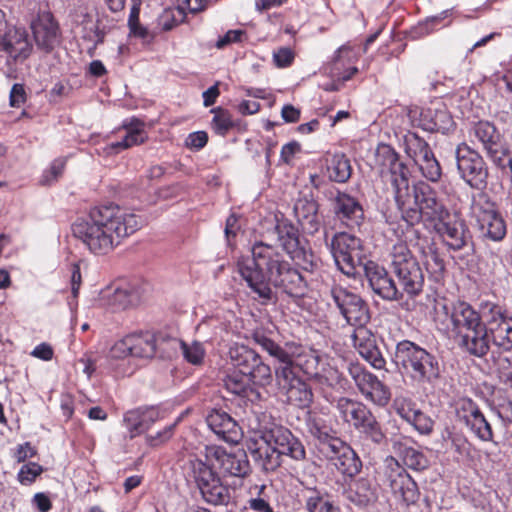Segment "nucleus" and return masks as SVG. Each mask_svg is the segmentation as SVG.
I'll use <instances>...</instances> for the list:
<instances>
[{"label": "nucleus", "instance_id": "nucleus-1", "mask_svg": "<svg viewBox=\"0 0 512 512\" xmlns=\"http://www.w3.org/2000/svg\"><path fill=\"white\" fill-rule=\"evenodd\" d=\"M299 244L297 228L288 219L276 218L273 229L251 246L252 257H241L237 261L241 277L262 304L276 299L272 286L290 297L306 294L307 281L285 253L307 272L317 269L319 260L311 249Z\"/></svg>", "mask_w": 512, "mask_h": 512}, {"label": "nucleus", "instance_id": "nucleus-2", "mask_svg": "<svg viewBox=\"0 0 512 512\" xmlns=\"http://www.w3.org/2000/svg\"><path fill=\"white\" fill-rule=\"evenodd\" d=\"M216 465L223 478L242 480L251 474V465L243 449L227 451L221 446H205L197 455H190L186 470L196 483L203 499L213 505L227 504L229 490L222 485L220 477L213 470Z\"/></svg>", "mask_w": 512, "mask_h": 512}, {"label": "nucleus", "instance_id": "nucleus-3", "mask_svg": "<svg viewBox=\"0 0 512 512\" xmlns=\"http://www.w3.org/2000/svg\"><path fill=\"white\" fill-rule=\"evenodd\" d=\"M382 165L389 168L395 201L401 210L403 220L409 225L418 224L422 218L438 223L449 218V211L437 199L436 192L423 181L409 186L410 170L399 159V155L390 146L380 150Z\"/></svg>", "mask_w": 512, "mask_h": 512}, {"label": "nucleus", "instance_id": "nucleus-4", "mask_svg": "<svg viewBox=\"0 0 512 512\" xmlns=\"http://www.w3.org/2000/svg\"><path fill=\"white\" fill-rule=\"evenodd\" d=\"M142 225L136 214L119 205L108 204L91 208L86 218L72 225V232L91 253L106 255Z\"/></svg>", "mask_w": 512, "mask_h": 512}, {"label": "nucleus", "instance_id": "nucleus-5", "mask_svg": "<svg viewBox=\"0 0 512 512\" xmlns=\"http://www.w3.org/2000/svg\"><path fill=\"white\" fill-rule=\"evenodd\" d=\"M248 449L254 462L266 472L278 469L283 456L295 461L306 458V450L301 440L288 428L275 423L261 425Z\"/></svg>", "mask_w": 512, "mask_h": 512}, {"label": "nucleus", "instance_id": "nucleus-6", "mask_svg": "<svg viewBox=\"0 0 512 512\" xmlns=\"http://www.w3.org/2000/svg\"><path fill=\"white\" fill-rule=\"evenodd\" d=\"M394 362L402 372L418 384L434 383L440 377L436 357L409 340L397 343Z\"/></svg>", "mask_w": 512, "mask_h": 512}, {"label": "nucleus", "instance_id": "nucleus-7", "mask_svg": "<svg viewBox=\"0 0 512 512\" xmlns=\"http://www.w3.org/2000/svg\"><path fill=\"white\" fill-rule=\"evenodd\" d=\"M252 339L278 361L276 367L287 366L293 372L298 374V371H302L309 377L318 375L319 357L312 351H304L302 346L293 342H287L284 346H280L260 330L252 334Z\"/></svg>", "mask_w": 512, "mask_h": 512}, {"label": "nucleus", "instance_id": "nucleus-8", "mask_svg": "<svg viewBox=\"0 0 512 512\" xmlns=\"http://www.w3.org/2000/svg\"><path fill=\"white\" fill-rule=\"evenodd\" d=\"M485 302H481L477 311L470 303L462 300L452 302L436 301L434 320L443 327L450 337L455 339L461 334L483 324L485 320L483 316Z\"/></svg>", "mask_w": 512, "mask_h": 512}, {"label": "nucleus", "instance_id": "nucleus-9", "mask_svg": "<svg viewBox=\"0 0 512 512\" xmlns=\"http://www.w3.org/2000/svg\"><path fill=\"white\" fill-rule=\"evenodd\" d=\"M389 267L409 297L418 296L424 287V274L417 258L405 242H398L391 248Z\"/></svg>", "mask_w": 512, "mask_h": 512}, {"label": "nucleus", "instance_id": "nucleus-10", "mask_svg": "<svg viewBox=\"0 0 512 512\" xmlns=\"http://www.w3.org/2000/svg\"><path fill=\"white\" fill-rule=\"evenodd\" d=\"M329 247L337 267L345 275L354 276L364 267L366 262L360 238L345 232L336 233Z\"/></svg>", "mask_w": 512, "mask_h": 512}, {"label": "nucleus", "instance_id": "nucleus-11", "mask_svg": "<svg viewBox=\"0 0 512 512\" xmlns=\"http://www.w3.org/2000/svg\"><path fill=\"white\" fill-rule=\"evenodd\" d=\"M460 178L472 189L484 190L488 184L489 169L482 155L467 143H460L455 150Z\"/></svg>", "mask_w": 512, "mask_h": 512}, {"label": "nucleus", "instance_id": "nucleus-12", "mask_svg": "<svg viewBox=\"0 0 512 512\" xmlns=\"http://www.w3.org/2000/svg\"><path fill=\"white\" fill-rule=\"evenodd\" d=\"M483 314L490 345L499 351H511L512 318L507 315L506 309L497 303L486 301Z\"/></svg>", "mask_w": 512, "mask_h": 512}, {"label": "nucleus", "instance_id": "nucleus-13", "mask_svg": "<svg viewBox=\"0 0 512 512\" xmlns=\"http://www.w3.org/2000/svg\"><path fill=\"white\" fill-rule=\"evenodd\" d=\"M232 365L252 379V383L266 386L272 382V371L269 365L253 349L245 345L235 344L229 349Z\"/></svg>", "mask_w": 512, "mask_h": 512}, {"label": "nucleus", "instance_id": "nucleus-14", "mask_svg": "<svg viewBox=\"0 0 512 512\" xmlns=\"http://www.w3.org/2000/svg\"><path fill=\"white\" fill-rule=\"evenodd\" d=\"M331 297L349 325L360 328L370 321L369 306L359 295L335 286L331 289Z\"/></svg>", "mask_w": 512, "mask_h": 512}, {"label": "nucleus", "instance_id": "nucleus-15", "mask_svg": "<svg viewBox=\"0 0 512 512\" xmlns=\"http://www.w3.org/2000/svg\"><path fill=\"white\" fill-rule=\"evenodd\" d=\"M348 372L366 400L381 407L389 403L391 399L390 389L377 376L359 364H350Z\"/></svg>", "mask_w": 512, "mask_h": 512}, {"label": "nucleus", "instance_id": "nucleus-16", "mask_svg": "<svg viewBox=\"0 0 512 512\" xmlns=\"http://www.w3.org/2000/svg\"><path fill=\"white\" fill-rule=\"evenodd\" d=\"M275 377L279 389L285 393L289 403L299 408H307L313 402L311 387L287 366L275 367Z\"/></svg>", "mask_w": 512, "mask_h": 512}, {"label": "nucleus", "instance_id": "nucleus-17", "mask_svg": "<svg viewBox=\"0 0 512 512\" xmlns=\"http://www.w3.org/2000/svg\"><path fill=\"white\" fill-rule=\"evenodd\" d=\"M470 135L479 143L493 164L500 156H509L510 145L497 127L489 121H478L471 130Z\"/></svg>", "mask_w": 512, "mask_h": 512}, {"label": "nucleus", "instance_id": "nucleus-18", "mask_svg": "<svg viewBox=\"0 0 512 512\" xmlns=\"http://www.w3.org/2000/svg\"><path fill=\"white\" fill-rule=\"evenodd\" d=\"M387 463L386 478L393 495L406 506L416 503L420 495L417 483L394 458Z\"/></svg>", "mask_w": 512, "mask_h": 512}, {"label": "nucleus", "instance_id": "nucleus-19", "mask_svg": "<svg viewBox=\"0 0 512 512\" xmlns=\"http://www.w3.org/2000/svg\"><path fill=\"white\" fill-rule=\"evenodd\" d=\"M456 415L477 438L486 442L493 440L491 424L472 399H459L456 403Z\"/></svg>", "mask_w": 512, "mask_h": 512}, {"label": "nucleus", "instance_id": "nucleus-20", "mask_svg": "<svg viewBox=\"0 0 512 512\" xmlns=\"http://www.w3.org/2000/svg\"><path fill=\"white\" fill-rule=\"evenodd\" d=\"M335 218L344 226L354 229L364 220V210L358 199L350 194L336 190L330 197Z\"/></svg>", "mask_w": 512, "mask_h": 512}, {"label": "nucleus", "instance_id": "nucleus-21", "mask_svg": "<svg viewBox=\"0 0 512 512\" xmlns=\"http://www.w3.org/2000/svg\"><path fill=\"white\" fill-rule=\"evenodd\" d=\"M370 288L375 294L387 301H398L403 298V292L397 288L388 272L373 261H366L362 268Z\"/></svg>", "mask_w": 512, "mask_h": 512}, {"label": "nucleus", "instance_id": "nucleus-22", "mask_svg": "<svg viewBox=\"0 0 512 512\" xmlns=\"http://www.w3.org/2000/svg\"><path fill=\"white\" fill-rule=\"evenodd\" d=\"M33 37L38 49L50 53L61 42L58 22L50 12H43L31 23Z\"/></svg>", "mask_w": 512, "mask_h": 512}, {"label": "nucleus", "instance_id": "nucleus-23", "mask_svg": "<svg viewBox=\"0 0 512 512\" xmlns=\"http://www.w3.org/2000/svg\"><path fill=\"white\" fill-rule=\"evenodd\" d=\"M318 210L319 204L312 194L299 193L293 205V214L305 233L313 235L320 229Z\"/></svg>", "mask_w": 512, "mask_h": 512}, {"label": "nucleus", "instance_id": "nucleus-24", "mask_svg": "<svg viewBox=\"0 0 512 512\" xmlns=\"http://www.w3.org/2000/svg\"><path fill=\"white\" fill-rule=\"evenodd\" d=\"M353 345L359 355L373 368L383 369L386 365L381 351L377 346L375 335L364 327L356 328L352 334Z\"/></svg>", "mask_w": 512, "mask_h": 512}, {"label": "nucleus", "instance_id": "nucleus-25", "mask_svg": "<svg viewBox=\"0 0 512 512\" xmlns=\"http://www.w3.org/2000/svg\"><path fill=\"white\" fill-rule=\"evenodd\" d=\"M453 340L460 350L477 358L485 357L491 348L485 321Z\"/></svg>", "mask_w": 512, "mask_h": 512}, {"label": "nucleus", "instance_id": "nucleus-26", "mask_svg": "<svg viewBox=\"0 0 512 512\" xmlns=\"http://www.w3.org/2000/svg\"><path fill=\"white\" fill-rule=\"evenodd\" d=\"M438 233L446 245L455 251L461 250L471 242V234L461 219L445 218L436 224Z\"/></svg>", "mask_w": 512, "mask_h": 512}, {"label": "nucleus", "instance_id": "nucleus-27", "mask_svg": "<svg viewBox=\"0 0 512 512\" xmlns=\"http://www.w3.org/2000/svg\"><path fill=\"white\" fill-rule=\"evenodd\" d=\"M206 422L211 431L227 443H238L242 437L240 426L223 410L211 411L206 417Z\"/></svg>", "mask_w": 512, "mask_h": 512}, {"label": "nucleus", "instance_id": "nucleus-28", "mask_svg": "<svg viewBox=\"0 0 512 512\" xmlns=\"http://www.w3.org/2000/svg\"><path fill=\"white\" fill-rule=\"evenodd\" d=\"M343 496L357 507L364 508L377 501V486L371 479L361 477L344 489Z\"/></svg>", "mask_w": 512, "mask_h": 512}, {"label": "nucleus", "instance_id": "nucleus-29", "mask_svg": "<svg viewBox=\"0 0 512 512\" xmlns=\"http://www.w3.org/2000/svg\"><path fill=\"white\" fill-rule=\"evenodd\" d=\"M336 409L342 420L355 430L361 428L374 415L362 402L346 397L337 400Z\"/></svg>", "mask_w": 512, "mask_h": 512}, {"label": "nucleus", "instance_id": "nucleus-30", "mask_svg": "<svg viewBox=\"0 0 512 512\" xmlns=\"http://www.w3.org/2000/svg\"><path fill=\"white\" fill-rule=\"evenodd\" d=\"M324 175L339 184L347 183L352 175L350 159L341 152L327 153L324 158Z\"/></svg>", "mask_w": 512, "mask_h": 512}, {"label": "nucleus", "instance_id": "nucleus-31", "mask_svg": "<svg viewBox=\"0 0 512 512\" xmlns=\"http://www.w3.org/2000/svg\"><path fill=\"white\" fill-rule=\"evenodd\" d=\"M161 417L155 407H140L130 410L124 415V422L131 432V437L148 430Z\"/></svg>", "mask_w": 512, "mask_h": 512}, {"label": "nucleus", "instance_id": "nucleus-32", "mask_svg": "<svg viewBox=\"0 0 512 512\" xmlns=\"http://www.w3.org/2000/svg\"><path fill=\"white\" fill-rule=\"evenodd\" d=\"M392 447L408 468L416 471L428 468L429 461L427 457L420 450L409 445L407 437L393 439Z\"/></svg>", "mask_w": 512, "mask_h": 512}, {"label": "nucleus", "instance_id": "nucleus-33", "mask_svg": "<svg viewBox=\"0 0 512 512\" xmlns=\"http://www.w3.org/2000/svg\"><path fill=\"white\" fill-rule=\"evenodd\" d=\"M0 45L14 59H26L32 49L26 31L17 28L4 31Z\"/></svg>", "mask_w": 512, "mask_h": 512}, {"label": "nucleus", "instance_id": "nucleus-34", "mask_svg": "<svg viewBox=\"0 0 512 512\" xmlns=\"http://www.w3.org/2000/svg\"><path fill=\"white\" fill-rule=\"evenodd\" d=\"M451 118L445 110L423 108L419 111L418 126L428 132H445Z\"/></svg>", "mask_w": 512, "mask_h": 512}, {"label": "nucleus", "instance_id": "nucleus-35", "mask_svg": "<svg viewBox=\"0 0 512 512\" xmlns=\"http://www.w3.org/2000/svg\"><path fill=\"white\" fill-rule=\"evenodd\" d=\"M498 213L495 203L486 192L481 190L472 195L469 215L476 224Z\"/></svg>", "mask_w": 512, "mask_h": 512}, {"label": "nucleus", "instance_id": "nucleus-36", "mask_svg": "<svg viewBox=\"0 0 512 512\" xmlns=\"http://www.w3.org/2000/svg\"><path fill=\"white\" fill-rule=\"evenodd\" d=\"M131 356L150 359L156 353V339L152 333L128 335Z\"/></svg>", "mask_w": 512, "mask_h": 512}, {"label": "nucleus", "instance_id": "nucleus-37", "mask_svg": "<svg viewBox=\"0 0 512 512\" xmlns=\"http://www.w3.org/2000/svg\"><path fill=\"white\" fill-rule=\"evenodd\" d=\"M126 135L121 141L111 143L109 148L115 153L120 150L128 149L134 145L141 144L147 139V135L143 129V123L139 120H132L129 124H124Z\"/></svg>", "mask_w": 512, "mask_h": 512}, {"label": "nucleus", "instance_id": "nucleus-38", "mask_svg": "<svg viewBox=\"0 0 512 512\" xmlns=\"http://www.w3.org/2000/svg\"><path fill=\"white\" fill-rule=\"evenodd\" d=\"M481 235L492 241H501L506 236V223L498 213L476 224Z\"/></svg>", "mask_w": 512, "mask_h": 512}, {"label": "nucleus", "instance_id": "nucleus-39", "mask_svg": "<svg viewBox=\"0 0 512 512\" xmlns=\"http://www.w3.org/2000/svg\"><path fill=\"white\" fill-rule=\"evenodd\" d=\"M333 464L341 474L350 478L357 475L362 468L360 458L350 446L339 455Z\"/></svg>", "mask_w": 512, "mask_h": 512}, {"label": "nucleus", "instance_id": "nucleus-40", "mask_svg": "<svg viewBox=\"0 0 512 512\" xmlns=\"http://www.w3.org/2000/svg\"><path fill=\"white\" fill-rule=\"evenodd\" d=\"M306 426L308 432L318 440L328 439L332 435V428L328 425L326 419L315 412H308L306 417Z\"/></svg>", "mask_w": 512, "mask_h": 512}, {"label": "nucleus", "instance_id": "nucleus-41", "mask_svg": "<svg viewBox=\"0 0 512 512\" xmlns=\"http://www.w3.org/2000/svg\"><path fill=\"white\" fill-rule=\"evenodd\" d=\"M424 265L432 280L440 282L443 279L445 263L436 250L429 248L427 252H424Z\"/></svg>", "mask_w": 512, "mask_h": 512}, {"label": "nucleus", "instance_id": "nucleus-42", "mask_svg": "<svg viewBox=\"0 0 512 512\" xmlns=\"http://www.w3.org/2000/svg\"><path fill=\"white\" fill-rule=\"evenodd\" d=\"M302 496L308 512H318L326 503L331 502L327 493L317 487H305Z\"/></svg>", "mask_w": 512, "mask_h": 512}, {"label": "nucleus", "instance_id": "nucleus-43", "mask_svg": "<svg viewBox=\"0 0 512 512\" xmlns=\"http://www.w3.org/2000/svg\"><path fill=\"white\" fill-rule=\"evenodd\" d=\"M174 342L179 346L184 359L188 363L196 366L203 363L206 352L202 343L194 341L189 344L183 340H174Z\"/></svg>", "mask_w": 512, "mask_h": 512}, {"label": "nucleus", "instance_id": "nucleus-44", "mask_svg": "<svg viewBox=\"0 0 512 512\" xmlns=\"http://www.w3.org/2000/svg\"><path fill=\"white\" fill-rule=\"evenodd\" d=\"M139 302V295L135 289L120 287L113 292L110 303L115 309H126Z\"/></svg>", "mask_w": 512, "mask_h": 512}, {"label": "nucleus", "instance_id": "nucleus-45", "mask_svg": "<svg viewBox=\"0 0 512 512\" xmlns=\"http://www.w3.org/2000/svg\"><path fill=\"white\" fill-rule=\"evenodd\" d=\"M349 445L338 437L330 435L328 439L320 440L318 449L323 456L329 461L334 462Z\"/></svg>", "mask_w": 512, "mask_h": 512}, {"label": "nucleus", "instance_id": "nucleus-46", "mask_svg": "<svg viewBox=\"0 0 512 512\" xmlns=\"http://www.w3.org/2000/svg\"><path fill=\"white\" fill-rule=\"evenodd\" d=\"M357 431L362 434L365 439L370 440L375 445H382L386 441V434L374 415L370 417L361 428L357 429Z\"/></svg>", "mask_w": 512, "mask_h": 512}, {"label": "nucleus", "instance_id": "nucleus-47", "mask_svg": "<svg viewBox=\"0 0 512 512\" xmlns=\"http://www.w3.org/2000/svg\"><path fill=\"white\" fill-rule=\"evenodd\" d=\"M186 14L181 7L165 9L158 17L157 24L162 31H170L184 22Z\"/></svg>", "mask_w": 512, "mask_h": 512}, {"label": "nucleus", "instance_id": "nucleus-48", "mask_svg": "<svg viewBox=\"0 0 512 512\" xmlns=\"http://www.w3.org/2000/svg\"><path fill=\"white\" fill-rule=\"evenodd\" d=\"M211 112L214 114L211 121L212 129L218 135H226L235 125L230 112L221 107L214 108Z\"/></svg>", "mask_w": 512, "mask_h": 512}, {"label": "nucleus", "instance_id": "nucleus-49", "mask_svg": "<svg viewBox=\"0 0 512 512\" xmlns=\"http://www.w3.org/2000/svg\"><path fill=\"white\" fill-rule=\"evenodd\" d=\"M252 383L251 377L240 373L234 372L232 374H229L224 379V386L225 388L235 395H242L246 392L249 384Z\"/></svg>", "mask_w": 512, "mask_h": 512}, {"label": "nucleus", "instance_id": "nucleus-50", "mask_svg": "<svg viewBox=\"0 0 512 512\" xmlns=\"http://www.w3.org/2000/svg\"><path fill=\"white\" fill-rule=\"evenodd\" d=\"M404 144L407 155L412 159L416 158L429 146L423 138L414 132H408L404 136Z\"/></svg>", "mask_w": 512, "mask_h": 512}, {"label": "nucleus", "instance_id": "nucleus-51", "mask_svg": "<svg viewBox=\"0 0 512 512\" xmlns=\"http://www.w3.org/2000/svg\"><path fill=\"white\" fill-rule=\"evenodd\" d=\"M394 409L396 413L408 423L412 420L413 416L420 410L416 408L415 403L408 398L397 397L394 400Z\"/></svg>", "mask_w": 512, "mask_h": 512}, {"label": "nucleus", "instance_id": "nucleus-52", "mask_svg": "<svg viewBox=\"0 0 512 512\" xmlns=\"http://www.w3.org/2000/svg\"><path fill=\"white\" fill-rule=\"evenodd\" d=\"M419 170L424 178L431 182H438L442 176V168L436 158L430 159L428 162L418 165Z\"/></svg>", "mask_w": 512, "mask_h": 512}, {"label": "nucleus", "instance_id": "nucleus-53", "mask_svg": "<svg viewBox=\"0 0 512 512\" xmlns=\"http://www.w3.org/2000/svg\"><path fill=\"white\" fill-rule=\"evenodd\" d=\"M42 472V466L35 462H29L21 467L18 473V480L24 485L31 484Z\"/></svg>", "mask_w": 512, "mask_h": 512}, {"label": "nucleus", "instance_id": "nucleus-54", "mask_svg": "<svg viewBox=\"0 0 512 512\" xmlns=\"http://www.w3.org/2000/svg\"><path fill=\"white\" fill-rule=\"evenodd\" d=\"M248 39L247 32L242 29L229 30L224 36L219 37L215 46L218 49H223L233 43H243Z\"/></svg>", "mask_w": 512, "mask_h": 512}, {"label": "nucleus", "instance_id": "nucleus-55", "mask_svg": "<svg viewBox=\"0 0 512 512\" xmlns=\"http://www.w3.org/2000/svg\"><path fill=\"white\" fill-rule=\"evenodd\" d=\"M409 424H411L419 433L425 435L430 434L434 426L433 420L424 414L421 410H419L416 415L413 416Z\"/></svg>", "mask_w": 512, "mask_h": 512}, {"label": "nucleus", "instance_id": "nucleus-56", "mask_svg": "<svg viewBox=\"0 0 512 512\" xmlns=\"http://www.w3.org/2000/svg\"><path fill=\"white\" fill-rule=\"evenodd\" d=\"M65 168V161L63 159H56L51 163L50 168L44 172L41 183L44 185H51L57 181L62 175Z\"/></svg>", "mask_w": 512, "mask_h": 512}, {"label": "nucleus", "instance_id": "nucleus-57", "mask_svg": "<svg viewBox=\"0 0 512 512\" xmlns=\"http://www.w3.org/2000/svg\"><path fill=\"white\" fill-rule=\"evenodd\" d=\"M295 58L294 51L289 47H280L273 52V62L278 68L291 66Z\"/></svg>", "mask_w": 512, "mask_h": 512}, {"label": "nucleus", "instance_id": "nucleus-58", "mask_svg": "<svg viewBox=\"0 0 512 512\" xmlns=\"http://www.w3.org/2000/svg\"><path fill=\"white\" fill-rule=\"evenodd\" d=\"M445 440L450 442L451 447L460 455L468 452L469 442L462 433L447 432Z\"/></svg>", "mask_w": 512, "mask_h": 512}, {"label": "nucleus", "instance_id": "nucleus-59", "mask_svg": "<svg viewBox=\"0 0 512 512\" xmlns=\"http://www.w3.org/2000/svg\"><path fill=\"white\" fill-rule=\"evenodd\" d=\"M175 425L176 424H171L166 426L162 431L157 432L155 435L146 436V442L152 447H156L167 442L173 436Z\"/></svg>", "mask_w": 512, "mask_h": 512}, {"label": "nucleus", "instance_id": "nucleus-60", "mask_svg": "<svg viewBox=\"0 0 512 512\" xmlns=\"http://www.w3.org/2000/svg\"><path fill=\"white\" fill-rule=\"evenodd\" d=\"M208 142V135L205 131H197L190 133L185 141V144L190 149L200 150Z\"/></svg>", "mask_w": 512, "mask_h": 512}, {"label": "nucleus", "instance_id": "nucleus-61", "mask_svg": "<svg viewBox=\"0 0 512 512\" xmlns=\"http://www.w3.org/2000/svg\"><path fill=\"white\" fill-rule=\"evenodd\" d=\"M111 357L112 358H125L131 356V350L129 345L128 336L124 337L122 340L116 342L111 348Z\"/></svg>", "mask_w": 512, "mask_h": 512}, {"label": "nucleus", "instance_id": "nucleus-62", "mask_svg": "<svg viewBox=\"0 0 512 512\" xmlns=\"http://www.w3.org/2000/svg\"><path fill=\"white\" fill-rule=\"evenodd\" d=\"M493 165L499 169L503 176L509 178L512 183V151L510 150L509 156H500Z\"/></svg>", "mask_w": 512, "mask_h": 512}, {"label": "nucleus", "instance_id": "nucleus-63", "mask_svg": "<svg viewBox=\"0 0 512 512\" xmlns=\"http://www.w3.org/2000/svg\"><path fill=\"white\" fill-rule=\"evenodd\" d=\"M26 101V92L22 84L16 83L10 91V105L20 107Z\"/></svg>", "mask_w": 512, "mask_h": 512}, {"label": "nucleus", "instance_id": "nucleus-64", "mask_svg": "<svg viewBox=\"0 0 512 512\" xmlns=\"http://www.w3.org/2000/svg\"><path fill=\"white\" fill-rule=\"evenodd\" d=\"M36 455L35 448L29 443L25 442L17 447L14 458L18 463L24 462L28 458H32Z\"/></svg>", "mask_w": 512, "mask_h": 512}]
</instances>
